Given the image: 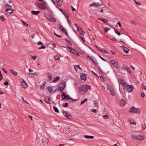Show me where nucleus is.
<instances>
[{
	"label": "nucleus",
	"instance_id": "1",
	"mask_svg": "<svg viewBox=\"0 0 146 146\" xmlns=\"http://www.w3.org/2000/svg\"><path fill=\"white\" fill-rule=\"evenodd\" d=\"M5 7L7 9H6L5 11L7 13V14H9L8 15H10L12 14L14 12V9L11 8L12 7V6L9 5L7 3L5 5Z\"/></svg>",
	"mask_w": 146,
	"mask_h": 146
},
{
	"label": "nucleus",
	"instance_id": "2",
	"mask_svg": "<svg viewBox=\"0 0 146 146\" xmlns=\"http://www.w3.org/2000/svg\"><path fill=\"white\" fill-rule=\"evenodd\" d=\"M131 137L133 139L136 140L142 141L144 139L143 136L139 134H133L131 135Z\"/></svg>",
	"mask_w": 146,
	"mask_h": 146
},
{
	"label": "nucleus",
	"instance_id": "3",
	"mask_svg": "<svg viewBox=\"0 0 146 146\" xmlns=\"http://www.w3.org/2000/svg\"><path fill=\"white\" fill-rule=\"evenodd\" d=\"M140 109L136 108L133 107H132L129 110L130 112L137 113H139L140 112Z\"/></svg>",
	"mask_w": 146,
	"mask_h": 146
},
{
	"label": "nucleus",
	"instance_id": "4",
	"mask_svg": "<svg viewBox=\"0 0 146 146\" xmlns=\"http://www.w3.org/2000/svg\"><path fill=\"white\" fill-rule=\"evenodd\" d=\"M87 91V88L86 86H81L79 88V91L82 94H85Z\"/></svg>",
	"mask_w": 146,
	"mask_h": 146
},
{
	"label": "nucleus",
	"instance_id": "5",
	"mask_svg": "<svg viewBox=\"0 0 146 146\" xmlns=\"http://www.w3.org/2000/svg\"><path fill=\"white\" fill-rule=\"evenodd\" d=\"M46 18L49 21L53 22L56 21V19L53 17L51 15L48 13H46Z\"/></svg>",
	"mask_w": 146,
	"mask_h": 146
},
{
	"label": "nucleus",
	"instance_id": "6",
	"mask_svg": "<svg viewBox=\"0 0 146 146\" xmlns=\"http://www.w3.org/2000/svg\"><path fill=\"white\" fill-rule=\"evenodd\" d=\"M110 63L112 65L117 68H119V63L113 60H110Z\"/></svg>",
	"mask_w": 146,
	"mask_h": 146
},
{
	"label": "nucleus",
	"instance_id": "7",
	"mask_svg": "<svg viewBox=\"0 0 146 146\" xmlns=\"http://www.w3.org/2000/svg\"><path fill=\"white\" fill-rule=\"evenodd\" d=\"M35 5L37 6L39 8L42 9H45L46 6L42 3H40L38 2H36Z\"/></svg>",
	"mask_w": 146,
	"mask_h": 146
},
{
	"label": "nucleus",
	"instance_id": "8",
	"mask_svg": "<svg viewBox=\"0 0 146 146\" xmlns=\"http://www.w3.org/2000/svg\"><path fill=\"white\" fill-rule=\"evenodd\" d=\"M64 116L68 118L71 119L72 118V116L68 112L65 111H63L62 112Z\"/></svg>",
	"mask_w": 146,
	"mask_h": 146
},
{
	"label": "nucleus",
	"instance_id": "9",
	"mask_svg": "<svg viewBox=\"0 0 146 146\" xmlns=\"http://www.w3.org/2000/svg\"><path fill=\"white\" fill-rule=\"evenodd\" d=\"M65 82H63L61 83L59 85V86L58 88V90L60 91H63L65 87Z\"/></svg>",
	"mask_w": 146,
	"mask_h": 146
},
{
	"label": "nucleus",
	"instance_id": "10",
	"mask_svg": "<svg viewBox=\"0 0 146 146\" xmlns=\"http://www.w3.org/2000/svg\"><path fill=\"white\" fill-rule=\"evenodd\" d=\"M125 88L127 89V90L128 92H131L133 89L134 87L132 85H126Z\"/></svg>",
	"mask_w": 146,
	"mask_h": 146
},
{
	"label": "nucleus",
	"instance_id": "11",
	"mask_svg": "<svg viewBox=\"0 0 146 146\" xmlns=\"http://www.w3.org/2000/svg\"><path fill=\"white\" fill-rule=\"evenodd\" d=\"M62 94L61 95V96H62L63 99L65 100V99H67L68 100L70 99L71 98L69 96L67 95L66 93L64 92H62Z\"/></svg>",
	"mask_w": 146,
	"mask_h": 146
},
{
	"label": "nucleus",
	"instance_id": "12",
	"mask_svg": "<svg viewBox=\"0 0 146 146\" xmlns=\"http://www.w3.org/2000/svg\"><path fill=\"white\" fill-rule=\"evenodd\" d=\"M103 5L102 3H93L89 5V7L94 6L96 7H99L102 6Z\"/></svg>",
	"mask_w": 146,
	"mask_h": 146
},
{
	"label": "nucleus",
	"instance_id": "13",
	"mask_svg": "<svg viewBox=\"0 0 146 146\" xmlns=\"http://www.w3.org/2000/svg\"><path fill=\"white\" fill-rule=\"evenodd\" d=\"M108 89L110 91V94L113 96L115 95V92L111 86H109L108 87Z\"/></svg>",
	"mask_w": 146,
	"mask_h": 146
},
{
	"label": "nucleus",
	"instance_id": "14",
	"mask_svg": "<svg viewBox=\"0 0 146 146\" xmlns=\"http://www.w3.org/2000/svg\"><path fill=\"white\" fill-rule=\"evenodd\" d=\"M86 74L85 73H81L80 74V78L81 80L86 81L87 80Z\"/></svg>",
	"mask_w": 146,
	"mask_h": 146
},
{
	"label": "nucleus",
	"instance_id": "15",
	"mask_svg": "<svg viewBox=\"0 0 146 146\" xmlns=\"http://www.w3.org/2000/svg\"><path fill=\"white\" fill-rule=\"evenodd\" d=\"M59 10L61 11L62 13L64 14L66 18L67 19L69 18V14H68L66 12V10H62L61 9H59Z\"/></svg>",
	"mask_w": 146,
	"mask_h": 146
},
{
	"label": "nucleus",
	"instance_id": "16",
	"mask_svg": "<svg viewBox=\"0 0 146 146\" xmlns=\"http://www.w3.org/2000/svg\"><path fill=\"white\" fill-rule=\"evenodd\" d=\"M122 68L123 69H124L127 70L129 73L131 72V70L129 67H127V65H125L122 66Z\"/></svg>",
	"mask_w": 146,
	"mask_h": 146
},
{
	"label": "nucleus",
	"instance_id": "17",
	"mask_svg": "<svg viewBox=\"0 0 146 146\" xmlns=\"http://www.w3.org/2000/svg\"><path fill=\"white\" fill-rule=\"evenodd\" d=\"M23 81L22 82V85L23 88H26L28 87V85L27 84L26 82L23 80Z\"/></svg>",
	"mask_w": 146,
	"mask_h": 146
},
{
	"label": "nucleus",
	"instance_id": "18",
	"mask_svg": "<svg viewBox=\"0 0 146 146\" xmlns=\"http://www.w3.org/2000/svg\"><path fill=\"white\" fill-rule=\"evenodd\" d=\"M78 31L80 33V34H81L83 35H84L85 34L84 31L83 30L82 27H80V29H77Z\"/></svg>",
	"mask_w": 146,
	"mask_h": 146
},
{
	"label": "nucleus",
	"instance_id": "19",
	"mask_svg": "<svg viewBox=\"0 0 146 146\" xmlns=\"http://www.w3.org/2000/svg\"><path fill=\"white\" fill-rule=\"evenodd\" d=\"M120 84L123 85V90L125 91V84L126 82L124 80L122 79H121L120 81Z\"/></svg>",
	"mask_w": 146,
	"mask_h": 146
},
{
	"label": "nucleus",
	"instance_id": "20",
	"mask_svg": "<svg viewBox=\"0 0 146 146\" xmlns=\"http://www.w3.org/2000/svg\"><path fill=\"white\" fill-rule=\"evenodd\" d=\"M87 57L90 59L95 65H96L97 64V62L96 60H95V59L93 58L92 56L89 57L88 55Z\"/></svg>",
	"mask_w": 146,
	"mask_h": 146
},
{
	"label": "nucleus",
	"instance_id": "21",
	"mask_svg": "<svg viewBox=\"0 0 146 146\" xmlns=\"http://www.w3.org/2000/svg\"><path fill=\"white\" fill-rule=\"evenodd\" d=\"M125 104V101L123 99H121L120 102V104L121 106H124Z\"/></svg>",
	"mask_w": 146,
	"mask_h": 146
},
{
	"label": "nucleus",
	"instance_id": "22",
	"mask_svg": "<svg viewBox=\"0 0 146 146\" xmlns=\"http://www.w3.org/2000/svg\"><path fill=\"white\" fill-rule=\"evenodd\" d=\"M98 19L106 23H107L108 22V20L107 19H104L103 18H98Z\"/></svg>",
	"mask_w": 146,
	"mask_h": 146
},
{
	"label": "nucleus",
	"instance_id": "23",
	"mask_svg": "<svg viewBox=\"0 0 146 146\" xmlns=\"http://www.w3.org/2000/svg\"><path fill=\"white\" fill-rule=\"evenodd\" d=\"M31 12L33 15H37L40 13V11H32Z\"/></svg>",
	"mask_w": 146,
	"mask_h": 146
},
{
	"label": "nucleus",
	"instance_id": "24",
	"mask_svg": "<svg viewBox=\"0 0 146 146\" xmlns=\"http://www.w3.org/2000/svg\"><path fill=\"white\" fill-rule=\"evenodd\" d=\"M60 77L59 76H57L54 78V79L53 81V82H55L58 81L60 79Z\"/></svg>",
	"mask_w": 146,
	"mask_h": 146
},
{
	"label": "nucleus",
	"instance_id": "25",
	"mask_svg": "<svg viewBox=\"0 0 146 146\" xmlns=\"http://www.w3.org/2000/svg\"><path fill=\"white\" fill-rule=\"evenodd\" d=\"M71 52H72L73 53L76 55V56H79V53L77 52L75 50L73 49L72 50V51H71Z\"/></svg>",
	"mask_w": 146,
	"mask_h": 146
},
{
	"label": "nucleus",
	"instance_id": "26",
	"mask_svg": "<svg viewBox=\"0 0 146 146\" xmlns=\"http://www.w3.org/2000/svg\"><path fill=\"white\" fill-rule=\"evenodd\" d=\"M47 76L49 80H52V75L50 73H48L47 74Z\"/></svg>",
	"mask_w": 146,
	"mask_h": 146
},
{
	"label": "nucleus",
	"instance_id": "27",
	"mask_svg": "<svg viewBox=\"0 0 146 146\" xmlns=\"http://www.w3.org/2000/svg\"><path fill=\"white\" fill-rule=\"evenodd\" d=\"M10 70L11 72L14 75L17 76L18 75V73L17 72L11 69Z\"/></svg>",
	"mask_w": 146,
	"mask_h": 146
},
{
	"label": "nucleus",
	"instance_id": "28",
	"mask_svg": "<svg viewBox=\"0 0 146 146\" xmlns=\"http://www.w3.org/2000/svg\"><path fill=\"white\" fill-rule=\"evenodd\" d=\"M57 5L60 7H61L62 5V1L60 0H58L57 2Z\"/></svg>",
	"mask_w": 146,
	"mask_h": 146
},
{
	"label": "nucleus",
	"instance_id": "29",
	"mask_svg": "<svg viewBox=\"0 0 146 146\" xmlns=\"http://www.w3.org/2000/svg\"><path fill=\"white\" fill-rule=\"evenodd\" d=\"M84 137L86 138L92 139L94 138V137L93 136H90L88 135H85L84 136Z\"/></svg>",
	"mask_w": 146,
	"mask_h": 146
},
{
	"label": "nucleus",
	"instance_id": "30",
	"mask_svg": "<svg viewBox=\"0 0 146 146\" xmlns=\"http://www.w3.org/2000/svg\"><path fill=\"white\" fill-rule=\"evenodd\" d=\"M66 42L68 44V45L72 46V44L71 42L70 41H69L67 39H66Z\"/></svg>",
	"mask_w": 146,
	"mask_h": 146
},
{
	"label": "nucleus",
	"instance_id": "31",
	"mask_svg": "<svg viewBox=\"0 0 146 146\" xmlns=\"http://www.w3.org/2000/svg\"><path fill=\"white\" fill-rule=\"evenodd\" d=\"M0 19L1 22H3L6 19L5 18V17L1 16H0Z\"/></svg>",
	"mask_w": 146,
	"mask_h": 146
},
{
	"label": "nucleus",
	"instance_id": "32",
	"mask_svg": "<svg viewBox=\"0 0 146 146\" xmlns=\"http://www.w3.org/2000/svg\"><path fill=\"white\" fill-rule=\"evenodd\" d=\"M47 90L49 92H51L53 90L52 88L50 86H48L47 87Z\"/></svg>",
	"mask_w": 146,
	"mask_h": 146
},
{
	"label": "nucleus",
	"instance_id": "33",
	"mask_svg": "<svg viewBox=\"0 0 146 146\" xmlns=\"http://www.w3.org/2000/svg\"><path fill=\"white\" fill-rule=\"evenodd\" d=\"M60 28L63 32H66V30L62 25H60Z\"/></svg>",
	"mask_w": 146,
	"mask_h": 146
},
{
	"label": "nucleus",
	"instance_id": "34",
	"mask_svg": "<svg viewBox=\"0 0 146 146\" xmlns=\"http://www.w3.org/2000/svg\"><path fill=\"white\" fill-rule=\"evenodd\" d=\"M68 105L69 104L68 103H63L62 104V106L64 107L67 108L68 107Z\"/></svg>",
	"mask_w": 146,
	"mask_h": 146
},
{
	"label": "nucleus",
	"instance_id": "35",
	"mask_svg": "<svg viewBox=\"0 0 146 146\" xmlns=\"http://www.w3.org/2000/svg\"><path fill=\"white\" fill-rule=\"evenodd\" d=\"M44 45H46L45 44H44L42 45L40 47H39L38 48L40 49H44L46 48V46H44Z\"/></svg>",
	"mask_w": 146,
	"mask_h": 146
},
{
	"label": "nucleus",
	"instance_id": "36",
	"mask_svg": "<svg viewBox=\"0 0 146 146\" xmlns=\"http://www.w3.org/2000/svg\"><path fill=\"white\" fill-rule=\"evenodd\" d=\"M142 129H144L146 128V124L145 123L143 124L142 125Z\"/></svg>",
	"mask_w": 146,
	"mask_h": 146
},
{
	"label": "nucleus",
	"instance_id": "37",
	"mask_svg": "<svg viewBox=\"0 0 146 146\" xmlns=\"http://www.w3.org/2000/svg\"><path fill=\"white\" fill-rule=\"evenodd\" d=\"M53 109H54V110L56 112H58V111H59L58 110L56 107L55 106H54L53 107Z\"/></svg>",
	"mask_w": 146,
	"mask_h": 146
},
{
	"label": "nucleus",
	"instance_id": "38",
	"mask_svg": "<svg viewBox=\"0 0 146 146\" xmlns=\"http://www.w3.org/2000/svg\"><path fill=\"white\" fill-rule=\"evenodd\" d=\"M55 59L56 60H59L60 59V57L58 55H56L54 57Z\"/></svg>",
	"mask_w": 146,
	"mask_h": 146
},
{
	"label": "nucleus",
	"instance_id": "39",
	"mask_svg": "<svg viewBox=\"0 0 146 146\" xmlns=\"http://www.w3.org/2000/svg\"><path fill=\"white\" fill-rule=\"evenodd\" d=\"M123 49L124 52H125L126 53H127L128 52L129 49L125 47V48H123Z\"/></svg>",
	"mask_w": 146,
	"mask_h": 146
},
{
	"label": "nucleus",
	"instance_id": "40",
	"mask_svg": "<svg viewBox=\"0 0 146 146\" xmlns=\"http://www.w3.org/2000/svg\"><path fill=\"white\" fill-rule=\"evenodd\" d=\"M46 84V82H44L43 83V85L41 86V88L42 90H44V89L45 84Z\"/></svg>",
	"mask_w": 146,
	"mask_h": 146
},
{
	"label": "nucleus",
	"instance_id": "41",
	"mask_svg": "<svg viewBox=\"0 0 146 146\" xmlns=\"http://www.w3.org/2000/svg\"><path fill=\"white\" fill-rule=\"evenodd\" d=\"M130 123L134 125H136V123L135 122H134L133 120H131L130 121Z\"/></svg>",
	"mask_w": 146,
	"mask_h": 146
},
{
	"label": "nucleus",
	"instance_id": "42",
	"mask_svg": "<svg viewBox=\"0 0 146 146\" xmlns=\"http://www.w3.org/2000/svg\"><path fill=\"white\" fill-rule=\"evenodd\" d=\"M100 51H101L103 52H104L106 54H108V51L106 50H105L104 49H103V50L101 49V50H100Z\"/></svg>",
	"mask_w": 146,
	"mask_h": 146
},
{
	"label": "nucleus",
	"instance_id": "43",
	"mask_svg": "<svg viewBox=\"0 0 146 146\" xmlns=\"http://www.w3.org/2000/svg\"><path fill=\"white\" fill-rule=\"evenodd\" d=\"M142 88L144 90H146V85L144 84L142 85Z\"/></svg>",
	"mask_w": 146,
	"mask_h": 146
},
{
	"label": "nucleus",
	"instance_id": "44",
	"mask_svg": "<svg viewBox=\"0 0 146 146\" xmlns=\"http://www.w3.org/2000/svg\"><path fill=\"white\" fill-rule=\"evenodd\" d=\"M40 101L43 104L44 103H46V98H44V99H42V100H40Z\"/></svg>",
	"mask_w": 146,
	"mask_h": 146
},
{
	"label": "nucleus",
	"instance_id": "45",
	"mask_svg": "<svg viewBox=\"0 0 146 146\" xmlns=\"http://www.w3.org/2000/svg\"><path fill=\"white\" fill-rule=\"evenodd\" d=\"M100 78L102 81L103 82H104V79L103 76H100Z\"/></svg>",
	"mask_w": 146,
	"mask_h": 146
},
{
	"label": "nucleus",
	"instance_id": "46",
	"mask_svg": "<svg viewBox=\"0 0 146 146\" xmlns=\"http://www.w3.org/2000/svg\"><path fill=\"white\" fill-rule=\"evenodd\" d=\"M54 35L58 37H59L60 38H61L62 37V36L61 35H58L56 34L55 32H54Z\"/></svg>",
	"mask_w": 146,
	"mask_h": 146
},
{
	"label": "nucleus",
	"instance_id": "47",
	"mask_svg": "<svg viewBox=\"0 0 146 146\" xmlns=\"http://www.w3.org/2000/svg\"><path fill=\"white\" fill-rule=\"evenodd\" d=\"M74 25L76 27L77 29H80V27H81L80 26L78 25V24H76V23H75Z\"/></svg>",
	"mask_w": 146,
	"mask_h": 146
},
{
	"label": "nucleus",
	"instance_id": "48",
	"mask_svg": "<svg viewBox=\"0 0 146 146\" xmlns=\"http://www.w3.org/2000/svg\"><path fill=\"white\" fill-rule=\"evenodd\" d=\"M103 117L105 119H107L108 118V116L107 115H105L103 116Z\"/></svg>",
	"mask_w": 146,
	"mask_h": 146
},
{
	"label": "nucleus",
	"instance_id": "49",
	"mask_svg": "<svg viewBox=\"0 0 146 146\" xmlns=\"http://www.w3.org/2000/svg\"><path fill=\"white\" fill-rule=\"evenodd\" d=\"M115 32V33H117L118 35L120 36L121 35V33L120 32H119L115 30H114Z\"/></svg>",
	"mask_w": 146,
	"mask_h": 146
},
{
	"label": "nucleus",
	"instance_id": "50",
	"mask_svg": "<svg viewBox=\"0 0 146 146\" xmlns=\"http://www.w3.org/2000/svg\"><path fill=\"white\" fill-rule=\"evenodd\" d=\"M110 29V28H108L107 27L104 29V30L105 31V32L106 33L108 32V31Z\"/></svg>",
	"mask_w": 146,
	"mask_h": 146
},
{
	"label": "nucleus",
	"instance_id": "51",
	"mask_svg": "<svg viewBox=\"0 0 146 146\" xmlns=\"http://www.w3.org/2000/svg\"><path fill=\"white\" fill-rule=\"evenodd\" d=\"M135 3L138 5L139 6L141 5V3L139 2L135 1Z\"/></svg>",
	"mask_w": 146,
	"mask_h": 146
},
{
	"label": "nucleus",
	"instance_id": "52",
	"mask_svg": "<svg viewBox=\"0 0 146 146\" xmlns=\"http://www.w3.org/2000/svg\"><path fill=\"white\" fill-rule=\"evenodd\" d=\"M86 87L87 88V89L88 90V89H91V86H90L88 85V84H86Z\"/></svg>",
	"mask_w": 146,
	"mask_h": 146
},
{
	"label": "nucleus",
	"instance_id": "53",
	"mask_svg": "<svg viewBox=\"0 0 146 146\" xmlns=\"http://www.w3.org/2000/svg\"><path fill=\"white\" fill-rule=\"evenodd\" d=\"M75 66L77 68H79L81 71L82 70L81 68H80L79 65H76Z\"/></svg>",
	"mask_w": 146,
	"mask_h": 146
},
{
	"label": "nucleus",
	"instance_id": "54",
	"mask_svg": "<svg viewBox=\"0 0 146 146\" xmlns=\"http://www.w3.org/2000/svg\"><path fill=\"white\" fill-rule=\"evenodd\" d=\"M41 141L42 143V145H45V143L44 141H43V139H41Z\"/></svg>",
	"mask_w": 146,
	"mask_h": 146
},
{
	"label": "nucleus",
	"instance_id": "55",
	"mask_svg": "<svg viewBox=\"0 0 146 146\" xmlns=\"http://www.w3.org/2000/svg\"><path fill=\"white\" fill-rule=\"evenodd\" d=\"M4 84L5 86H8L9 85V83L7 81H6L4 83Z\"/></svg>",
	"mask_w": 146,
	"mask_h": 146
},
{
	"label": "nucleus",
	"instance_id": "56",
	"mask_svg": "<svg viewBox=\"0 0 146 146\" xmlns=\"http://www.w3.org/2000/svg\"><path fill=\"white\" fill-rule=\"evenodd\" d=\"M93 102L94 104V105L95 106H97V102L96 100L94 101Z\"/></svg>",
	"mask_w": 146,
	"mask_h": 146
},
{
	"label": "nucleus",
	"instance_id": "57",
	"mask_svg": "<svg viewBox=\"0 0 146 146\" xmlns=\"http://www.w3.org/2000/svg\"><path fill=\"white\" fill-rule=\"evenodd\" d=\"M80 38H81V39L82 40V41L84 42H85V40H84L83 37L82 36H80Z\"/></svg>",
	"mask_w": 146,
	"mask_h": 146
},
{
	"label": "nucleus",
	"instance_id": "58",
	"mask_svg": "<svg viewBox=\"0 0 146 146\" xmlns=\"http://www.w3.org/2000/svg\"><path fill=\"white\" fill-rule=\"evenodd\" d=\"M71 7H72V10L73 11H76V9L74 8L72 6H71Z\"/></svg>",
	"mask_w": 146,
	"mask_h": 146
},
{
	"label": "nucleus",
	"instance_id": "59",
	"mask_svg": "<svg viewBox=\"0 0 146 146\" xmlns=\"http://www.w3.org/2000/svg\"><path fill=\"white\" fill-rule=\"evenodd\" d=\"M92 111L94 113H96L97 112V110L96 109H93L92 110Z\"/></svg>",
	"mask_w": 146,
	"mask_h": 146
},
{
	"label": "nucleus",
	"instance_id": "60",
	"mask_svg": "<svg viewBox=\"0 0 146 146\" xmlns=\"http://www.w3.org/2000/svg\"><path fill=\"white\" fill-rule=\"evenodd\" d=\"M67 47H68V48H69L71 52L72 51V50L73 49L72 47H70V46H67Z\"/></svg>",
	"mask_w": 146,
	"mask_h": 146
},
{
	"label": "nucleus",
	"instance_id": "61",
	"mask_svg": "<svg viewBox=\"0 0 146 146\" xmlns=\"http://www.w3.org/2000/svg\"><path fill=\"white\" fill-rule=\"evenodd\" d=\"M141 96L142 97H144L145 96V94L143 92H142L141 94Z\"/></svg>",
	"mask_w": 146,
	"mask_h": 146
},
{
	"label": "nucleus",
	"instance_id": "62",
	"mask_svg": "<svg viewBox=\"0 0 146 146\" xmlns=\"http://www.w3.org/2000/svg\"><path fill=\"white\" fill-rule=\"evenodd\" d=\"M117 25H118L119 27H121V23H120V22H119V21H118L117 23Z\"/></svg>",
	"mask_w": 146,
	"mask_h": 146
},
{
	"label": "nucleus",
	"instance_id": "63",
	"mask_svg": "<svg viewBox=\"0 0 146 146\" xmlns=\"http://www.w3.org/2000/svg\"><path fill=\"white\" fill-rule=\"evenodd\" d=\"M111 40L113 41H117V40L115 38L113 37L111 39Z\"/></svg>",
	"mask_w": 146,
	"mask_h": 146
},
{
	"label": "nucleus",
	"instance_id": "64",
	"mask_svg": "<svg viewBox=\"0 0 146 146\" xmlns=\"http://www.w3.org/2000/svg\"><path fill=\"white\" fill-rule=\"evenodd\" d=\"M37 57L36 56H32V58L34 60L36 59Z\"/></svg>",
	"mask_w": 146,
	"mask_h": 146
}]
</instances>
